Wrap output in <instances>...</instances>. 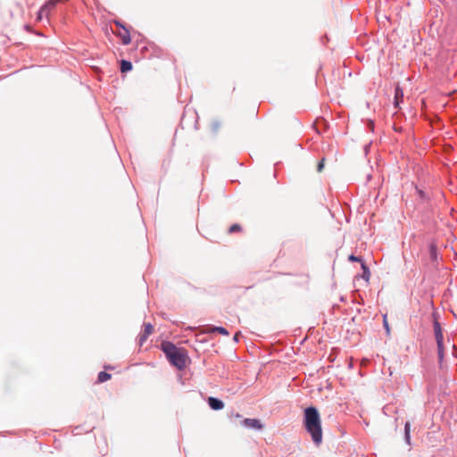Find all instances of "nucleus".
<instances>
[{"label": "nucleus", "mask_w": 457, "mask_h": 457, "mask_svg": "<svg viewBox=\"0 0 457 457\" xmlns=\"http://www.w3.org/2000/svg\"><path fill=\"white\" fill-rule=\"evenodd\" d=\"M411 424L407 421L404 425V440L406 444L411 445Z\"/></svg>", "instance_id": "11"}, {"label": "nucleus", "mask_w": 457, "mask_h": 457, "mask_svg": "<svg viewBox=\"0 0 457 457\" xmlns=\"http://www.w3.org/2000/svg\"><path fill=\"white\" fill-rule=\"evenodd\" d=\"M60 0H48L38 10L36 18L37 21H43L44 19L49 23V16L55 10Z\"/></svg>", "instance_id": "3"}, {"label": "nucleus", "mask_w": 457, "mask_h": 457, "mask_svg": "<svg viewBox=\"0 0 457 457\" xmlns=\"http://www.w3.org/2000/svg\"><path fill=\"white\" fill-rule=\"evenodd\" d=\"M238 336H239V335H238L237 333L234 336V340H235V341H238Z\"/></svg>", "instance_id": "24"}, {"label": "nucleus", "mask_w": 457, "mask_h": 457, "mask_svg": "<svg viewBox=\"0 0 457 457\" xmlns=\"http://www.w3.org/2000/svg\"><path fill=\"white\" fill-rule=\"evenodd\" d=\"M429 259L432 263H436L438 260L437 247L436 244L431 243L428 246Z\"/></svg>", "instance_id": "8"}, {"label": "nucleus", "mask_w": 457, "mask_h": 457, "mask_svg": "<svg viewBox=\"0 0 457 457\" xmlns=\"http://www.w3.org/2000/svg\"><path fill=\"white\" fill-rule=\"evenodd\" d=\"M113 22L120 29H123V28H126L120 21H114Z\"/></svg>", "instance_id": "23"}, {"label": "nucleus", "mask_w": 457, "mask_h": 457, "mask_svg": "<svg viewBox=\"0 0 457 457\" xmlns=\"http://www.w3.org/2000/svg\"><path fill=\"white\" fill-rule=\"evenodd\" d=\"M112 375L110 373H107L105 371H101L98 373L97 376V382L98 383H104L111 378Z\"/></svg>", "instance_id": "12"}, {"label": "nucleus", "mask_w": 457, "mask_h": 457, "mask_svg": "<svg viewBox=\"0 0 457 457\" xmlns=\"http://www.w3.org/2000/svg\"><path fill=\"white\" fill-rule=\"evenodd\" d=\"M324 162H325V158H322V159L319 162V163H318V165H317V171H318V172H321V171L323 170V169H324Z\"/></svg>", "instance_id": "19"}, {"label": "nucleus", "mask_w": 457, "mask_h": 457, "mask_svg": "<svg viewBox=\"0 0 457 457\" xmlns=\"http://www.w3.org/2000/svg\"><path fill=\"white\" fill-rule=\"evenodd\" d=\"M361 269H362V278L368 281L370 279V269L368 268V266L365 264V262H362L361 263Z\"/></svg>", "instance_id": "14"}, {"label": "nucleus", "mask_w": 457, "mask_h": 457, "mask_svg": "<svg viewBox=\"0 0 457 457\" xmlns=\"http://www.w3.org/2000/svg\"><path fill=\"white\" fill-rule=\"evenodd\" d=\"M133 66H132V63L131 62L129 61H127V60H122L120 62V71L122 73H125V72H128V71H130L132 70Z\"/></svg>", "instance_id": "10"}, {"label": "nucleus", "mask_w": 457, "mask_h": 457, "mask_svg": "<svg viewBox=\"0 0 457 457\" xmlns=\"http://www.w3.org/2000/svg\"><path fill=\"white\" fill-rule=\"evenodd\" d=\"M240 230H241V226L239 224H233L232 226H230L228 232L235 233V232H238Z\"/></svg>", "instance_id": "17"}, {"label": "nucleus", "mask_w": 457, "mask_h": 457, "mask_svg": "<svg viewBox=\"0 0 457 457\" xmlns=\"http://www.w3.org/2000/svg\"><path fill=\"white\" fill-rule=\"evenodd\" d=\"M116 35L121 39L122 44L125 46L131 42L130 34L127 28H123V29L116 33Z\"/></svg>", "instance_id": "7"}, {"label": "nucleus", "mask_w": 457, "mask_h": 457, "mask_svg": "<svg viewBox=\"0 0 457 457\" xmlns=\"http://www.w3.org/2000/svg\"><path fill=\"white\" fill-rule=\"evenodd\" d=\"M147 338H148L147 335L141 333L139 335V338H138L139 345H142L146 341Z\"/></svg>", "instance_id": "20"}, {"label": "nucleus", "mask_w": 457, "mask_h": 457, "mask_svg": "<svg viewBox=\"0 0 457 457\" xmlns=\"http://www.w3.org/2000/svg\"><path fill=\"white\" fill-rule=\"evenodd\" d=\"M433 317H434L433 328H434L435 337H436V345H437V353H438L439 359L441 360L444 357V337H443L441 325L438 322L435 313L433 314Z\"/></svg>", "instance_id": "4"}, {"label": "nucleus", "mask_w": 457, "mask_h": 457, "mask_svg": "<svg viewBox=\"0 0 457 457\" xmlns=\"http://www.w3.org/2000/svg\"><path fill=\"white\" fill-rule=\"evenodd\" d=\"M417 189V193H418V195L419 197L426 202V201H428L429 200V195L422 189H419V188H416Z\"/></svg>", "instance_id": "15"}, {"label": "nucleus", "mask_w": 457, "mask_h": 457, "mask_svg": "<svg viewBox=\"0 0 457 457\" xmlns=\"http://www.w3.org/2000/svg\"><path fill=\"white\" fill-rule=\"evenodd\" d=\"M242 425L245 428H254L257 430H261L263 428V425L262 424L261 420L258 419H244L242 420Z\"/></svg>", "instance_id": "5"}, {"label": "nucleus", "mask_w": 457, "mask_h": 457, "mask_svg": "<svg viewBox=\"0 0 457 457\" xmlns=\"http://www.w3.org/2000/svg\"><path fill=\"white\" fill-rule=\"evenodd\" d=\"M236 417H237V418H241V415L237 413V414L236 415Z\"/></svg>", "instance_id": "25"}, {"label": "nucleus", "mask_w": 457, "mask_h": 457, "mask_svg": "<svg viewBox=\"0 0 457 457\" xmlns=\"http://www.w3.org/2000/svg\"><path fill=\"white\" fill-rule=\"evenodd\" d=\"M210 332H218L221 335H224V336H228V331L223 328V327H216V326H212L210 330Z\"/></svg>", "instance_id": "13"}, {"label": "nucleus", "mask_w": 457, "mask_h": 457, "mask_svg": "<svg viewBox=\"0 0 457 457\" xmlns=\"http://www.w3.org/2000/svg\"><path fill=\"white\" fill-rule=\"evenodd\" d=\"M348 260H349L350 262H361V263L364 262L361 257H360V256H355V255H353V254H351V255L348 257Z\"/></svg>", "instance_id": "18"}, {"label": "nucleus", "mask_w": 457, "mask_h": 457, "mask_svg": "<svg viewBox=\"0 0 457 457\" xmlns=\"http://www.w3.org/2000/svg\"><path fill=\"white\" fill-rule=\"evenodd\" d=\"M383 326H384L385 329L386 330V333L389 334L390 329H389L388 322L386 320V315H384Z\"/></svg>", "instance_id": "21"}, {"label": "nucleus", "mask_w": 457, "mask_h": 457, "mask_svg": "<svg viewBox=\"0 0 457 457\" xmlns=\"http://www.w3.org/2000/svg\"><path fill=\"white\" fill-rule=\"evenodd\" d=\"M161 350L165 353L170 363L179 370H184L190 361L187 351L183 347L176 346L170 341H163L161 344Z\"/></svg>", "instance_id": "2"}, {"label": "nucleus", "mask_w": 457, "mask_h": 457, "mask_svg": "<svg viewBox=\"0 0 457 457\" xmlns=\"http://www.w3.org/2000/svg\"><path fill=\"white\" fill-rule=\"evenodd\" d=\"M303 426L312 436V442L316 445H320L322 442V428L320 413L317 408L310 406L304 410Z\"/></svg>", "instance_id": "1"}, {"label": "nucleus", "mask_w": 457, "mask_h": 457, "mask_svg": "<svg viewBox=\"0 0 457 457\" xmlns=\"http://www.w3.org/2000/svg\"><path fill=\"white\" fill-rule=\"evenodd\" d=\"M212 129L214 131H217L219 129L220 124L219 121H214V122H212Z\"/></svg>", "instance_id": "22"}, {"label": "nucleus", "mask_w": 457, "mask_h": 457, "mask_svg": "<svg viewBox=\"0 0 457 457\" xmlns=\"http://www.w3.org/2000/svg\"><path fill=\"white\" fill-rule=\"evenodd\" d=\"M403 89L397 86L395 89V106L397 107L400 101H403Z\"/></svg>", "instance_id": "9"}, {"label": "nucleus", "mask_w": 457, "mask_h": 457, "mask_svg": "<svg viewBox=\"0 0 457 457\" xmlns=\"http://www.w3.org/2000/svg\"><path fill=\"white\" fill-rule=\"evenodd\" d=\"M154 332V327L150 323L144 324V331L143 333L147 335L148 337Z\"/></svg>", "instance_id": "16"}, {"label": "nucleus", "mask_w": 457, "mask_h": 457, "mask_svg": "<svg viewBox=\"0 0 457 457\" xmlns=\"http://www.w3.org/2000/svg\"><path fill=\"white\" fill-rule=\"evenodd\" d=\"M208 405L214 411H220L224 408V403L216 397L210 396L207 400Z\"/></svg>", "instance_id": "6"}]
</instances>
